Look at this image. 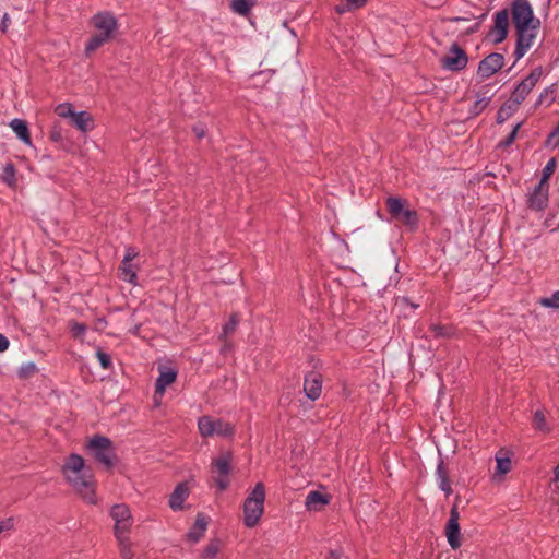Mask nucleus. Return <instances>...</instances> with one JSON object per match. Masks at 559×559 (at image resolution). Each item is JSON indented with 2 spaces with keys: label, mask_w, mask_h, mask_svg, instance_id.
I'll return each mask as SVG.
<instances>
[{
  "label": "nucleus",
  "mask_w": 559,
  "mask_h": 559,
  "mask_svg": "<svg viewBox=\"0 0 559 559\" xmlns=\"http://www.w3.org/2000/svg\"><path fill=\"white\" fill-rule=\"evenodd\" d=\"M193 132L198 139H202L206 134V129L202 123H198L193 127Z\"/></svg>",
  "instance_id": "nucleus-47"
},
{
  "label": "nucleus",
  "mask_w": 559,
  "mask_h": 559,
  "mask_svg": "<svg viewBox=\"0 0 559 559\" xmlns=\"http://www.w3.org/2000/svg\"><path fill=\"white\" fill-rule=\"evenodd\" d=\"M0 179L10 188L16 187V170L12 163H7L0 175Z\"/></svg>",
  "instance_id": "nucleus-27"
},
{
  "label": "nucleus",
  "mask_w": 559,
  "mask_h": 559,
  "mask_svg": "<svg viewBox=\"0 0 559 559\" xmlns=\"http://www.w3.org/2000/svg\"><path fill=\"white\" fill-rule=\"evenodd\" d=\"M554 481L559 483V464L554 468Z\"/></svg>",
  "instance_id": "nucleus-51"
},
{
  "label": "nucleus",
  "mask_w": 559,
  "mask_h": 559,
  "mask_svg": "<svg viewBox=\"0 0 559 559\" xmlns=\"http://www.w3.org/2000/svg\"><path fill=\"white\" fill-rule=\"evenodd\" d=\"M56 111H57L58 116H60L62 118H71L72 115L74 114L72 105L68 104V103L58 105Z\"/></svg>",
  "instance_id": "nucleus-40"
},
{
  "label": "nucleus",
  "mask_w": 559,
  "mask_h": 559,
  "mask_svg": "<svg viewBox=\"0 0 559 559\" xmlns=\"http://www.w3.org/2000/svg\"><path fill=\"white\" fill-rule=\"evenodd\" d=\"M14 528V519L7 518L0 521V535L3 533H10Z\"/></svg>",
  "instance_id": "nucleus-44"
},
{
  "label": "nucleus",
  "mask_w": 559,
  "mask_h": 559,
  "mask_svg": "<svg viewBox=\"0 0 559 559\" xmlns=\"http://www.w3.org/2000/svg\"><path fill=\"white\" fill-rule=\"evenodd\" d=\"M108 39L99 35L98 33L94 34L90 40L86 43L85 51L87 53L95 51L100 46H103L105 43H107Z\"/></svg>",
  "instance_id": "nucleus-33"
},
{
  "label": "nucleus",
  "mask_w": 559,
  "mask_h": 559,
  "mask_svg": "<svg viewBox=\"0 0 559 559\" xmlns=\"http://www.w3.org/2000/svg\"><path fill=\"white\" fill-rule=\"evenodd\" d=\"M110 516L115 521V536L118 542L123 543L124 535H128L133 523L129 507L124 503L115 504L110 510Z\"/></svg>",
  "instance_id": "nucleus-6"
},
{
  "label": "nucleus",
  "mask_w": 559,
  "mask_h": 559,
  "mask_svg": "<svg viewBox=\"0 0 559 559\" xmlns=\"http://www.w3.org/2000/svg\"><path fill=\"white\" fill-rule=\"evenodd\" d=\"M436 477L438 481V487L445 493L447 497H449L452 493V488L442 459L439 460V463L437 465Z\"/></svg>",
  "instance_id": "nucleus-22"
},
{
  "label": "nucleus",
  "mask_w": 559,
  "mask_h": 559,
  "mask_svg": "<svg viewBox=\"0 0 559 559\" xmlns=\"http://www.w3.org/2000/svg\"><path fill=\"white\" fill-rule=\"evenodd\" d=\"M118 543L120 546V552H121L122 558L123 559H132L133 554L130 549V542H129L128 535H124L123 543H121V542H118Z\"/></svg>",
  "instance_id": "nucleus-42"
},
{
  "label": "nucleus",
  "mask_w": 559,
  "mask_h": 559,
  "mask_svg": "<svg viewBox=\"0 0 559 559\" xmlns=\"http://www.w3.org/2000/svg\"><path fill=\"white\" fill-rule=\"evenodd\" d=\"M138 254H139V252L136 251L135 248L128 247L122 261L130 263L134 258L138 257Z\"/></svg>",
  "instance_id": "nucleus-46"
},
{
  "label": "nucleus",
  "mask_w": 559,
  "mask_h": 559,
  "mask_svg": "<svg viewBox=\"0 0 559 559\" xmlns=\"http://www.w3.org/2000/svg\"><path fill=\"white\" fill-rule=\"evenodd\" d=\"M460 513L454 506L450 511V518L445 525V535L452 549H457L461 545Z\"/></svg>",
  "instance_id": "nucleus-13"
},
{
  "label": "nucleus",
  "mask_w": 559,
  "mask_h": 559,
  "mask_svg": "<svg viewBox=\"0 0 559 559\" xmlns=\"http://www.w3.org/2000/svg\"><path fill=\"white\" fill-rule=\"evenodd\" d=\"M549 200V187L548 185H538L528 194L527 205L534 211H543L547 207Z\"/></svg>",
  "instance_id": "nucleus-15"
},
{
  "label": "nucleus",
  "mask_w": 559,
  "mask_h": 559,
  "mask_svg": "<svg viewBox=\"0 0 559 559\" xmlns=\"http://www.w3.org/2000/svg\"><path fill=\"white\" fill-rule=\"evenodd\" d=\"M52 139L56 141L58 139V135L52 134Z\"/></svg>",
  "instance_id": "nucleus-56"
},
{
  "label": "nucleus",
  "mask_w": 559,
  "mask_h": 559,
  "mask_svg": "<svg viewBox=\"0 0 559 559\" xmlns=\"http://www.w3.org/2000/svg\"><path fill=\"white\" fill-rule=\"evenodd\" d=\"M533 426H534L535 429H537V430H539L542 432H549L550 431V427L547 424L546 417H545L544 413L542 411H539V409H537L534 413Z\"/></svg>",
  "instance_id": "nucleus-32"
},
{
  "label": "nucleus",
  "mask_w": 559,
  "mask_h": 559,
  "mask_svg": "<svg viewBox=\"0 0 559 559\" xmlns=\"http://www.w3.org/2000/svg\"><path fill=\"white\" fill-rule=\"evenodd\" d=\"M119 272H120L121 280H123L124 282H128L130 284H135L136 272L131 263L122 261V263L119 267Z\"/></svg>",
  "instance_id": "nucleus-28"
},
{
  "label": "nucleus",
  "mask_w": 559,
  "mask_h": 559,
  "mask_svg": "<svg viewBox=\"0 0 559 559\" xmlns=\"http://www.w3.org/2000/svg\"><path fill=\"white\" fill-rule=\"evenodd\" d=\"M12 130L15 132L16 136L26 145H32V140L29 136V130L26 121L15 118L12 119L9 123Z\"/></svg>",
  "instance_id": "nucleus-21"
},
{
  "label": "nucleus",
  "mask_w": 559,
  "mask_h": 559,
  "mask_svg": "<svg viewBox=\"0 0 559 559\" xmlns=\"http://www.w3.org/2000/svg\"><path fill=\"white\" fill-rule=\"evenodd\" d=\"M430 331L435 337H449L451 335V328L442 324H431Z\"/></svg>",
  "instance_id": "nucleus-38"
},
{
  "label": "nucleus",
  "mask_w": 559,
  "mask_h": 559,
  "mask_svg": "<svg viewBox=\"0 0 559 559\" xmlns=\"http://www.w3.org/2000/svg\"><path fill=\"white\" fill-rule=\"evenodd\" d=\"M328 502L329 500L320 491L312 490L306 496L305 506L307 510L312 511L319 510L320 507L325 506Z\"/></svg>",
  "instance_id": "nucleus-23"
},
{
  "label": "nucleus",
  "mask_w": 559,
  "mask_h": 559,
  "mask_svg": "<svg viewBox=\"0 0 559 559\" xmlns=\"http://www.w3.org/2000/svg\"><path fill=\"white\" fill-rule=\"evenodd\" d=\"M539 26V20H536L533 25L524 26V28L516 31V44L514 49L515 61L520 60L533 45V41L537 35V28Z\"/></svg>",
  "instance_id": "nucleus-7"
},
{
  "label": "nucleus",
  "mask_w": 559,
  "mask_h": 559,
  "mask_svg": "<svg viewBox=\"0 0 559 559\" xmlns=\"http://www.w3.org/2000/svg\"><path fill=\"white\" fill-rule=\"evenodd\" d=\"M321 391L322 382L320 376L314 372L306 376L304 382V392L306 396L311 401H316L319 399Z\"/></svg>",
  "instance_id": "nucleus-18"
},
{
  "label": "nucleus",
  "mask_w": 559,
  "mask_h": 559,
  "mask_svg": "<svg viewBox=\"0 0 559 559\" xmlns=\"http://www.w3.org/2000/svg\"><path fill=\"white\" fill-rule=\"evenodd\" d=\"M547 94H548V90L546 88L544 92H542V93L539 94V97H538V99H537V102H536V105H540V104H543V102H544V99H545V97H546V95H547Z\"/></svg>",
  "instance_id": "nucleus-50"
},
{
  "label": "nucleus",
  "mask_w": 559,
  "mask_h": 559,
  "mask_svg": "<svg viewBox=\"0 0 559 559\" xmlns=\"http://www.w3.org/2000/svg\"><path fill=\"white\" fill-rule=\"evenodd\" d=\"M491 100L490 96H478L477 99L473 103V105L469 107L468 114L469 117H476L480 115L485 108L489 105Z\"/></svg>",
  "instance_id": "nucleus-29"
},
{
  "label": "nucleus",
  "mask_w": 559,
  "mask_h": 559,
  "mask_svg": "<svg viewBox=\"0 0 559 559\" xmlns=\"http://www.w3.org/2000/svg\"><path fill=\"white\" fill-rule=\"evenodd\" d=\"M63 475L69 484L88 502L95 503V492L92 475L85 467L84 460L79 454H71L62 467Z\"/></svg>",
  "instance_id": "nucleus-1"
},
{
  "label": "nucleus",
  "mask_w": 559,
  "mask_h": 559,
  "mask_svg": "<svg viewBox=\"0 0 559 559\" xmlns=\"http://www.w3.org/2000/svg\"><path fill=\"white\" fill-rule=\"evenodd\" d=\"M93 25L99 35L109 40L112 37L118 23L112 13L105 11L93 16Z\"/></svg>",
  "instance_id": "nucleus-12"
},
{
  "label": "nucleus",
  "mask_w": 559,
  "mask_h": 559,
  "mask_svg": "<svg viewBox=\"0 0 559 559\" xmlns=\"http://www.w3.org/2000/svg\"><path fill=\"white\" fill-rule=\"evenodd\" d=\"M28 367H31V369H32V370H35V369H36V366H35V364H33V362H31V364L28 365Z\"/></svg>",
  "instance_id": "nucleus-53"
},
{
  "label": "nucleus",
  "mask_w": 559,
  "mask_h": 559,
  "mask_svg": "<svg viewBox=\"0 0 559 559\" xmlns=\"http://www.w3.org/2000/svg\"><path fill=\"white\" fill-rule=\"evenodd\" d=\"M176 378H177L176 370H174L171 368L162 370L158 378L156 379V382H155V393L163 395L166 390V386L171 384L176 380Z\"/></svg>",
  "instance_id": "nucleus-19"
},
{
  "label": "nucleus",
  "mask_w": 559,
  "mask_h": 559,
  "mask_svg": "<svg viewBox=\"0 0 559 559\" xmlns=\"http://www.w3.org/2000/svg\"><path fill=\"white\" fill-rule=\"evenodd\" d=\"M406 201L399 197H389L386 200V205L390 214L395 218L401 221L404 225H406L411 230H415L418 227V215L414 210L407 209Z\"/></svg>",
  "instance_id": "nucleus-4"
},
{
  "label": "nucleus",
  "mask_w": 559,
  "mask_h": 559,
  "mask_svg": "<svg viewBox=\"0 0 559 559\" xmlns=\"http://www.w3.org/2000/svg\"><path fill=\"white\" fill-rule=\"evenodd\" d=\"M402 300H403L404 302H406V304H409V300H408V298H407V297H403V298H402Z\"/></svg>",
  "instance_id": "nucleus-54"
},
{
  "label": "nucleus",
  "mask_w": 559,
  "mask_h": 559,
  "mask_svg": "<svg viewBox=\"0 0 559 559\" xmlns=\"http://www.w3.org/2000/svg\"><path fill=\"white\" fill-rule=\"evenodd\" d=\"M504 64V57L501 53L493 52L488 55L485 59H483L477 69V74L481 79H489L495 73H497L500 69H502Z\"/></svg>",
  "instance_id": "nucleus-14"
},
{
  "label": "nucleus",
  "mask_w": 559,
  "mask_h": 559,
  "mask_svg": "<svg viewBox=\"0 0 559 559\" xmlns=\"http://www.w3.org/2000/svg\"><path fill=\"white\" fill-rule=\"evenodd\" d=\"M330 556L332 559H338V555L335 551H331Z\"/></svg>",
  "instance_id": "nucleus-52"
},
{
  "label": "nucleus",
  "mask_w": 559,
  "mask_h": 559,
  "mask_svg": "<svg viewBox=\"0 0 559 559\" xmlns=\"http://www.w3.org/2000/svg\"><path fill=\"white\" fill-rule=\"evenodd\" d=\"M207 527V521L203 514H198L194 524L187 533V538L192 543H198L204 535Z\"/></svg>",
  "instance_id": "nucleus-20"
},
{
  "label": "nucleus",
  "mask_w": 559,
  "mask_h": 559,
  "mask_svg": "<svg viewBox=\"0 0 559 559\" xmlns=\"http://www.w3.org/2000/svg\"><path fill=\"white\" fill-rule=\"evenodd\" d=\"M557 167V162H556V158H550L544 169H543V175H542V178L539 180V182H542V185H548V180L549 178L551 177V175L555 173V169Z\"/></svg>",
  "instance_id": "nucleus-34"
},
{
  "label": "nucleus",
  "mask_w": 559,
  "mask_h": 559,
  "mask_svg": "<svg viewBox=\"0 0 559 559\" xmlns=\"http://www.w3.org/2000/svg\"><path fill=\"white\" fill-rule=\"evenodd\" d=\"M519 105L512 99L503 104L497 112V123L501 124L507 121L518 109Z\"/></svg>",
  "instance_id": "nucleus-26"
},
{
  "label": "nucleus",
  "mask_w": 559,
  "mask_h": 559,
  "mask_svg": "<svg viewBox=\"0 0 559 559\" xmlns=\"http://www.w3.org/2000/svg\"><path fill=\"white\" fill-rule=\"evenodd\" d=\"M254 2L252 0H233L231 10L242 16L249 14L252 9Z\"/></svg>",
  "instance_id": "nucleus-30"
},
{
  "label": "nucleus",
  "mask_w": 559,
  "mask_h": 559,
  "mask_svg": "<svg viewBox=\"0 0 559 559\" xmlns=\"http://www.w3.org/2000/svg\"><path fill=\"white\" fill-rule=\"evenodd\" d=\"M467 62L468 57L466 52L457 44H453L449 50V55L442 58V68L459 72L466 68Z\"/></svg>",
  "instance_id": "nucleus-11"
},
{
  "label": "nucleus",
  "mask_w": 559,
  "mask_h": 559,
  "mask_svg": "<svg viewBox=\"0 0 559 559\" xmlns=\"http://www.w3.org/2000/svg\"><path fill=\"white\" fill-rule=\"evenodd\" d=\"M71 123L82 132L90 130L91 116L86 111H74Z\"/></svg>",
  "instance_id": "nucleus-25"
},
{
  "label": "nucleus",
  "mask_w": 559,
  "mask_h": 559,
  "mask_svg": "<svg viewBox=\"0 0 559 559\" xmlns=\"http://www.w3.org/2000/svg\"><path fill=\"white\" fill-rule=\"evenodd\" d=\"M222 550V542L218 538L211 539L203 548L200 559H217Z\"/></svg>",
  "instance_id": "nucleus-24"
},
{
  "label": "nucleus",
  "mask_w": 559,
  "mask_h": 559,
  "mask_svg": "<svg viewBox=\"0 0 559 559\" xmlns=\"http://www.w3.org/2000/svg\"><path fill=\"white\" fill-rule=\"evenodd\" d=\"M198 428L203 437H230L234 435V426L223 419H213L210 416H202L198 420Z\"/></svg>",
  "instance_id": "nucleus-5"
},
{
  "label": "nucleus",
  "mask_w": 559,
  "mask_h": 559,
  "mask_svg": "<svg viewBox=\"0 0 559 559\" xmlns=\"http://www.w3.org/2000/svg\"><path fill=\"white\" fill-rule=\"evenodd\" d=\"M539 304L546 308L559 309V290L555 292L549 297L542 298Z\"/></svg>",
  "instance_id": "nucleus-35"
},
{
  "label": "nucleus",
  "mask_w": 559,
  "mask_h": 559,
  "mask_svg": "<svg viewBox=\"0 0 559 559\" xmlns=\"http://www.w3.org/2000/svg\"><path fill=\"white\" fill-rule=\"evenodd\" d=\"M546 143L547 145H551L554 147L559 145V123L554 129V131L548 135Z\"/></svg>",
  "instance_id": "nucleus-45"
},
{
  "label": "nucleus",
  "mask_w": 559,
  "mask_h": 559,
  "mask_svg": "<svg viewBox=\"0 0 559 559\" xmlns=\"http://www.w3.org/2000/svg\"><path fill=\"white\" fill-rule=\"evenodd\" d=\"M265 489L262 483H257L243 502V524L254 527L264 512Z\"/></svg>",
  "instance_id": "nucleus-2"
},
{
  "label": "nucleus",
  "mask_w": 559,
  "mask_h": 559,
  "mask_svg": "<svg viewBox=\"0 0 559 559\" xmlns=\"http://www.w3.org/2000/svg\"><path fill=\"white\" fill-rule=\"evenodd\" d=\"M10 342L8 337L0 333V353L7 350L9 348Z\"/></svg>",
  "instance_id": "nucleus-48"
},
{
  "label": "nucleus",
  "mask_w": 559,
  "mask_h": 559,
  "mask_svg": "<svg viewBox=\"0 0 559 559\" xmlns=\"http://www.w3.org/2000/svg\"><path fill=\"white\" fill-rule=\"evenodd\" d=\"M543 70L537 67L531 71V73L523 79L513 90L511 99L515 104L521 105L531 91L535 87L539 79L542 78Z\"/></svg>",
  "instance_id": "nucleus-8"
},
{
  "label": "nucleus",
  "mask_w": 559,
  "mask_h": 559,
  "mask_svg": "<svg viewBox=\"0 0 559 559\" xmlns=\"http://www.w3.org/2000/svg\"><path fill=\"white\" fill-rule=\"evenodd\" d=\"M521 126H522V122L516 123L513 127L512 131L509 133V135L504 140H502L498 144V146L501 147V148H506V147L511 146L513 144V142L515 141V139H516V134H518V131L521 128Z\"/></svg>",
  "instance_id": "nucleus-36"
},
{
  "label": "nucleus",
  "mask_w": 559,
  "mask_h": 559,
  "mask_svg": "<svg viewBox=\"0 0 559 559\" xmlns=\"http://www.w3.org/2000/svg\"><path fill=\"white\" fill-rule=\"evenodd\" d=\"M512 21L515 29L535 23L533 9L527 0H515L512 4Z\"/></svg>",
  "instance_id": "nucleus-9"
},
{
  "label": "nucleus",
  "mask_w": 559,
  "mask_h": 559,
  "mask_svg": "<svg viewBox=\"0 0 559 559\" xmlns=\"http://www.w3.org/2000/svg\"><path fill=\"white\" fill-rule=\"evenodd\" d=\"M96 356L98 358V361H99L100 366L104 369H109L111 367V357H110V355H108L105 352L98 350Z\"/></svg>",
  "instance_id": "nucleus-43"
},
{
  "label": "nucleus",
  "mask_w": 559,
  "mask_h": 559,
  "mask_svg": "<svg viewBox=\"0 0 559 559\" xmlns=\"http://www.w3.org/2000/svg\"><path fill=\"white\" fill-rule=\"evenodd\" d=\"M86 330V325L79 322H73L70 328L71 334L75 338H82L85 335Z\"/></svg>",
  "instance_id": "nucleus-39"
},
{
  "label": "nucleus",
  "mask_w": 559,
  "mask_h": 559,
  "mask_svg": "<svg viewBox=\"0 0 559 559\" xmlns=\"http://www.w3.org/2000/svg\"><path fill=\"white\" fill-rule=\"evenodd\" d=\"M366 2L367 0H346V3L336 5L335 10L337 13L344 14L346 12L364 7Z\"/></svg>",
  "instance_id": "nucleus-31"
},
{
  "label": "nucleus",
  "mask_w": 559,
  "mask_h": 559,
  "mask_svg": "<svg viewBox=\"0 0 559 559\" xmlns=\"http://www.w3.org/2000/svg\"><path fill=\"white\" fill-rule=\"evenodd\" d=\"M412 308H418V305L416 304H411Z\"/></svg>",
  "instance_id": "nucleus-55"
},
{
  "label": "nucleus",
  "mask_w": 559,
  "mask_h": 559,
  "mask_svg": "<svg viewBox=\"0 0 559 559\" xmlns=\"http://www.w3.org/2000/svg\"><path fill=\"white\" fill-rule=\"evenodd\" d=\"M238 324V318L236 314H233L229 320L223 326V336H227L231 334Z\"/></svg>",
  "instance_id": "nucleus-41"
},
{
  "label": "nucleus",
  "mask_w": 559,
  "mask_h": 559,
  "mask_svg": "<svg viewBox=\"0 0 559 559\" xmlns=\"http://www.w3.org/2000/svg\"><path fill=\"white\" fill-rule=\"evenodd\" d=\"M496 462H497V469H496L497 474L506 475L510 471L511 461L509 457L497 456Z\"/></svg>",
  "instance_id": "nucleus-37"
},
{
  "label": "nucleus",
  "mask_w": 559,
  "mask_h": 559,
  "mask_svg": "<svg viewBox=\"0 0 559 559\" xmlns=\"http://www.w3.org/2000/svg\"><path fill=\"white\" fill-rule=\"evenodd\" d=\"M86 448L92 456L106 468L112 466L115 452L109 438L95 436L88 441Z\"/></svg>",
  "instance_id": "nucleus-3"
},
{
  "label": "nucleus",
  "mask_w": 559,
  "mask_h": 559,
  "mask_svg": "<svg viewBox=\"0 0 559 559\" xmlns=\"http://www.w3.org/2000/svg\"><path fill=\"white\" fill-rule=\"evenodd\" d=\"M231 462L233 455L230 452L222 453L212 462L213 468L218 474V477L215 479V481L219 491H224L229 485L228 475L231 471Z\"/></svg>",
  "instance_id": "nucleus-10"
},
{
  "label": "nucleus",
  "mask_w": 559,
  "mask_h": 559,
  "mask_svg": "<svg viewBox=\"0 0 559 559\" xmlns=\"http://www.w3.org/2000/svg\"><path fill=\"white\" fill-rule=\"evenodd\" d=\"M509 14L507 10L498 11L495 15V24L490 35L495 44L502 43L508 36Z\"/></svg>",
  "instance_id": "nucleus-16"
},
{
  "label": "nucleus",
  "mask_w": 559,
  "mask_h": 559,
  "mask_svg": "<svg viewBox=\"0 0 559 559\" xmlns=\"http://www.w3.org/2000/svg\"><path fill=\"white\" fill-rule=\"evenodd\" d=\"M190 489L186 483H179L169 496V507L173 511L183 509V502L189 497Z\"/></svg>",
  "instance_id": "nucleus-17"
},
{
  "label": "nucleus",
  "mask_w": 559,
  "mask_h": 559,
  "mask_svg": "<svg viewBox=\"0 0 559 559\" xmlns=\"http://www.w3.org/2000/svg\"><path fill=\"white\" fill-rule=\"evenodd\" d=\"M11 23L10 16L8 13H4L1 20V31L7 32L9 25Z\"/></svg>",
  "instance_id": "nucleus-49"
}]
</instances>
